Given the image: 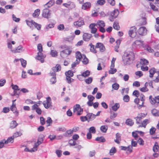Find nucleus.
<instances>
[{"label": "nucleus", "instance_id": "1", "mask_svg": "<svg viewBox=\"0 0 159 159\" xmlns=\"http://www.w3.org/2000/svg\"><path fill=\"white\" fill-rule=\"evenodd\" d=\"M134 58V53L132 52H126L122 57V61L124 65H129L132 63Z\"/></svg>", "mask_w": 159, "mask_h": 159}, {"label": "nucleus", "instance_id": "2", "mask_svg": "<svg viewBox=\"0 0 159 159\" xmlns=\"http://www.w3.org/2000/svg\"><path fill=\"white\" fill-rule=\"evenodd\" d=\"M46 101H43V104L45 108L48 109L49 107H52L51 99L50 97H48L46 98Z\"/></svg>", "mask_w": 159, "mask_h": 159}, {"label": "nucleus", "instance_id": "3", "mask_svg": "<svg viewBox=\"0 0 159 159\" xmlns=\"http://www.w3.org/2000/svg\"><path fill=\"white\" fill-rule=\"evenodd\" d=\"M84 23L83 19L81 17L79 18L78 20L75 21L74 23V25L76 27L78 28L80 27L81 26L84 25Z\"/></svg>", "mask_w": 159, "mask_h": 159}, {"label": "nucleus", "instance_id": "4", "mask_svg": "<svg viewBox=\"0 0 159 159\" xmlns=\"http://www.w3.org/2000/svg\"><path fill=\"white\" fill-rule=\"evenodd\" d=\"M71 52V50L68 48L66 49L61 52L60 55L62 57L64 58L70 54Z\"/></svg>", "mask_w": 159, "mask_h": 159}, {"label": "nucleus", "instance_id": "5", "mask_svg": "<svg viewBox=\"0 0 159 159\" xmlns=\"http://www.w3.org/2000/svg\"><path fill=\"white\" fill-rule=\"evenodd\" d=\"M136 28L135 26L131 27L129 31V35L131 38H134L136 35Z\"/></svg>", "mask_w": 159, "mask_h": 159}, {"label": "nucleus", "instance_id": "6", "mask_svg": "<svg viewBox=\"0 0 159 159\" xmlns=\"http://www.w3.org/2000/svg\"><path fill=\"white\" fill-rule=\"evenodd\" d=\"M49 10L47 9V7H45L43 11L42 16L43 17L46 18L48 19L50 17V13L49 12Z\"/></svg>", "mask_w": 159, "mask_h": 159}, {"label": "nucleus", "instance_id": "7", "mask_svg": "<svg viewBox=\"0 0 159 159\" xmlns=\"http://www.w3.org/2000/svg\"><path fill=\"white\" fill-rule=\"evenodd\" d=\"M95 48H99L100 51L101 52H104L106 50L104 45L101 43H97L95 45Z\"/></svg>", "mask_w": 159, "mask_h": 159}, {"label": "nucleus", "instance_id": "8", "mask_svg": "<svg viewBox=\"0 0 159 159\" xmlns=\"http://www.w3.org/2000/svg\"><path fill=\"white\" fill-rule=\"evenodd\" d=\"M138 33L141 35H145L147 34V30L145 27L142 26L139 29Z\"/></svg>", "mask_w": 159, "mask_h": 159}, {"label": "nucleus", "instance_id": "9", "mask_svg": "<svg viewBox=\"0 0 159 159\" xmlns=\"http://www.w3.org/2000/svg\"><path fill=\"white\" fill-rule=\"evenodd\" d=\"M46 57V55H43L42 53L40 52L38 53V55L35 58L37 60L40 61L41 63H43L44 61V58Z\"/></svg>", "mask_w": 159, "mask_h": 159}, {"label": "nucleus", "instance_id": "10", "mask_svg": "<svg viewBox=\"0 0 159 159\" xmlns=\"http://www.w3.org/2000/svg\"><path fill=\"white\" fill-rule=\"evenodd\" d=\"M38 105L37 104H34L32 106V110H35L36 112L39 115H41L42 113V110L41 109L38 107Z\"/></svg>", "mask_w": 159, "mask_h": 159}, {"label": "nucleus", "instance_id": "11", "mask_svg": "<svg viewBox=\"0 0 159 159\" xmlns=\"http://www.w3.org/2000/svg\"><path fill=\"white\" fill-rule=\"evenodd\" d=\"M49 74L50 76L52 77L50 80V82L52 84H55L57 81L56 73L55 72H50Z\"/></svg>", "mask_w": 159, "mask_h": 159}, {"label": "nucleus", "instance_id": "12", "mask_svg": "<svg viewBox=\"0 0 159 159\" xmlns=\"http://www.w3.org/2000/svg\"><path fill=\"white\" fill-rule=\"evenodd\" d=\"M92 35L91 34L87 33H84L83 36V40L85 41H89Z\"/></svg>", "mask_w": 159, "mask_h": 159}, {"label": "nucleus", "instance_id": "13", "mask_svg": "<svg viewBox=\"0 0 159 159\" xmlns=\"http://www.w3.org/2000/svg\"><path fill=\"white\" fill-rule=\"evenodd\" d=\"M23 47L21 45H20L17 47L15 49L11 50V51L12 52L15 53L17 52H20L24 51L22 49Z\"/></svg>", "mask_w": 159, "mask_h": 159}, {"label": "nucleus", "instance_id": "14", "mask_svg": "<svg viewBox=\"0 0 159 159\" xmlns=\"http://www.w3.org/2000/svg\"><path fill=\"white\" fill-rule=\"evenodd\" d=\"M87 116L89 119L88 122L93 120L96 117L95 115L92 113H89L87 114Z\"/></svg>", "mask_w": 159, "mask_h": 159}, {"label": "nucleus", "instance_id": "15", "mask_svg": "<svg viewBox=\"0 0 159 159\" xmlns=\"http://www.w3.org/2000/svg\"><path fill=\"white\" fill-rule=\"evenodd\" d=\"M150 123L149 119H146L143 120L141 123V125H140L139 127H143L145 128L147 124Z\"/></svg>", "mask_w": 159, "mask_h": 159}, {"label": "nucleus", "instance_id": "16", "mask_svg": "<svg viewBox=\"0 0 159 159\" xmlns=\"http://www.w3.org/2000/svg\"><path fill=\"white\" fill-rule=\"evenodd\" d=\"M149 77L150 78H152L153 77L154 74L155 73H157V70L154 68H152L150 69L149 70Z\"/></svg>", "mask_w": 159, "mask_h": 159}, {"label": "nucleus", "instance_id": "17", "mask_svg": "<svg viewBox=\"0 0 159 159\" xmlns=\"http://www.w3.org/2000/svg\"><path fill=\"white\" fill-rule=\"evenodd\" d=\"M54 3L55 1L54 0H50L44 5V7L49 8L52 6Z\"/></svg>", "mask_w": 159, "mask_h": 159}, {"label": "nucleus", "instance_id": "18", "mask_svg": "<svg viewBox=\"0 0 159 159\" xmlns=\"http://www.w3.org/2000/svg\"><path fill=\"white\" fill-rule=\"evenodd\" d=\"M125 123L127 125L131 126L134 124V122L132 119L128 118L126 120Z\"/></svg>", "mask_w": 159, "mask_h": 159}, {"label": "nucleus", "instance_id": "19", "mask_svg": "<svg viewBox=\"0 0 159 159\" xmlns=\"http://www.w3.org/2000/svg\"><path fill=\"white\" fill-rule=\"evenodd\" d=\"M91 7V3L89 2H86L84 3L82 7V9L85 10L90 8Z\"/></svg>", "mask_w": 159, "mask_h": 159}, {"label": "nucleus", "instance_id": "20", "mask_svg": "<svg viewBox=\"0 0 159 159\" xmlns=\"http://www.w3.org/2000/svg\"><path fill=\"white\" fill-rule=\"evenodd\" d=\"M3 140L5 144L12 143L14 141V138L11 136L8 138L7 140H5V139H3Z\"/></svg>", "mask_w": 159, "mask_h": 159}, {"label": "nucleus", "instance_id": "21", "mask_svg": "<svg viewBox=\"0 0 159 159\" xmlns=\"http://www.w3.org/2000/svg\"><path fill=\"white\" fill-rule=\"evenodd\" d=\"M110 113L111 114V115L110 116V118L111 120L114 119L115 118H116L117 116V113L115 112L112 111L111 110V109L110 111Z\"/></svg>", "mask_w": 159, "mask_h": 159}, {"label": "nucleus", "instance_id": "22", "mask_svg": "<svg viewBox=\"0 0 159 159\" xmlns=\"http://www.w3.org/2000/svg\"><path fill=\"white\" fill-rule=\"evenodd\" d=\"M89 46L90 47V50L91 52L96 53L97 52V51L95 49V46L93 45L92 43H90L89 45Z\"/></svg>", "mask_w": 159, "mask_h": 159}, {"label": "nucleus", "instance_id": "23", "mask_svg": "<svg viewBox=\"0 0 159 159\" xmlns=\"http://www.w3.org/2000/svg\"><path fill=\"white\" fill-rule=\"evenodd\" d=\"M119 11H118L114 10L111 12V15L113 18H116L118 15Z\"/></svg>", "mask_w": 159, "mask_h": 159}, {"label": "nucleus", "instance_id": "24", "mask_svg": "<svg viewBox=\"0 0 159 159\" xmlns=\"http://www.w3.org/2000/svg\"><path fill=\"white\" fill-rule=\"evenodd\" d=\"M120 105L119 103H116L113 106L111 107V108L113 111H116L119 108Z\"/></svg>", "mask_w": 159, "mask_h": 159}, {"label": "nucleus", "instance_id": "25", "mask_svg": "<svg viewBox=\"0 0 159 159\" xmlns=\"http://www.w3.org/2000/svg\"><path fill=\"white\" fill-rule=\"evenodd\" d=\"M95 140L101 143H104L106 141L105 139L103 136L97 137L95 139Z\"/></svg>", "mask_w": 159, "mask_h": 159}, {"label": "nucleus", "instance_id": "26", "mask_svg": "<svg viewBox=\"0 0 159 159\" xmlns=\"http://www.w3.org/2000/svg\"><path fill=\"white\" fill-rule=\"evenodd\" d=\"M17 125L16 121L13 120L10 124V127L12 129H14Z\"/></svg>", "mask_w": 159, "mask_h": 159}, {"label": "nucleus", "instance_id": "27", "mask_svg": "<svg viewBox=\"0 0 159 159\" xmlns=\"http://www.w3.org/2000/svg\"><path fill=\"white\" fill-rule=\"evenodd\" d=\"M139 23L141 25H144L147 24V21L145 17H142L139 20Z\"/></svg>", "mask_w": 159, "mask_h": 159}, {"label": "nucleus", "instance_id": "28", "mask_svg": "<svg viewBox=\"0 0 159 159\" xmlns=\"http://www.w3.org/2000/svg\"><path fill=\"white\" fill-rule=\"evenodd\" d=\"M73 133V132L72 130L69 129L66 132L63 134V135L66 137H69Z\"/></svg>", "mask_w": 159, "mask_h": 159}, {"label": "nucleus", "instance_id": "29", "mask_svg": "<svg viewBox=\"0 0 159 159\" xmlns=\"http://www.w3.org/2000/svg\"><path fill=\"white\" fill-rule=\"evenodd\" d=\"M40 13V10L37 9L35 10L34 13L33 14V16L34 17H37L39 16Z\"/></svg>", "mask_w": 159, "mask_h": 159}, {"label": "nucleus", "instance_id": "30", "mask_svg": "<svg viewBox=\"0 0 159 159\" xmlns=\"http://www.w3.org/2000/svg\"><path fill=\"white\" fill-rule=\"evenodd\" d=\"M149 99L150 102L152 104H154L156 103H157V100L155 97V98H152V96L150 95L149 97Z\"/></svg>", "mask_w": 159, "mask_h": 159}, {"label": "nucleus", "instance_id": "31", "mask_svg": "<svg viewBox=\"0 0 159 159\" xmlns=\"http://www.w3.org/2000/svg\"><path fill=\"white\" fill-rule=\"evenodd\" d=\"M90 72L89 70H87L85 72H83L81 75H80L79 76H82L84 77H86L89 76L90 75Z\"/></svg>", "mask_w": 159, "mask_h": 159}, {"label": "nucleus", "instance_id": "32", "mask_svg": "<svg viewBox=\"0 0 159 159\" xmlns=\"http://www.w3.org/2000/svg\"><path fill=\"white\" fill-rule=\"evenodd\" d=\"M74 36H71L67 38H64V39L65 41H68L70 43H72V41L74 38Z\"/></svg>", "mask_w": 159, "mask_h": 159}, {"label": "nucleus", "instance_id": "33", "mask_svg": "<svg viewBox=\"0 0 159 159\" xmlns=\"http://www.w3.org/2000/svg\"><path fill=\"white\" fill-rule=\"evenodd\" d=\"M101 131L103 133H106L108 129V126L107 125H102L100 128Z\"/></svg>", "mask_w": 159, "mask_h": 159}, {"label": "nucleus", "instance_id": "34", "mask_svg": "<svg viewBox=\"0 0 159 159\" xmlns=\"http://www.w3.org/2000/svg\"><path fill=\"white\" fill-rule=\"evenodd\" d=\"M159 148L158 144L157 142H155L153 148V150L154 152L158 151Z\"/></svg>", "mask_w": 159, "mask_h": 159}, {"label": "nucleus", "instance_id": "35", "mask_svg": "<svg viewBox=\"0 0 159 159\" xmlns=\"http://www.w3.org/2000/svg\"><path fill=\"white\" fill-rule=\"evenodd\" d=\"M147 115V113L145 114L143 113H141L138 114L137 116L136 117L137 118H139L141 120L142 119L145 117Z\"/></svg>", "mask_w": 159, "mask_h": 159}, {"label": "nucleus", "instance_id": "36", "mask_svg": "<svg viewBox=\"0 0 159 159\" xmlns=\"http://www.w3.org/2000/svg\"><path fill=\"white\" fill-rule=\"evenodd\" d=\"M80 106L79 104H76L73 107V112H75L76 111H78L80 108Z\"/></svg>", "mask_w": 159, "mask_h": 159}, {"label": "nucleus", "instance_id": "37", "mask_svg": "<svg viewBox=\"0 0 159 159\" xmlns=\"http://www.w3.org/2000/svg\"><path fill=\"white\" fill-rule=\"evenodd\" d=\"M159 111L155 109H153L151 111V113L152 115L155 116H158V114Z\"/></svg>", "mask_w": 159, "mask_h": 159}, {"label": "nucleus", "instance_id": "38", "mask_svg": "<svg viewBox=\"0 0 159 159\" xmlns=\"http://www.w3.org/2000/svg\"><path fill=\"white\" fill-rule=\"evenodd\" d=\"M97 25L100 27H104L105 26V23L102 20L98 21L97 23Z\"/></svg>", "mask_w": 159, "mask_h": 159}, {"label": "nucleus", "instance_id": "39", "mask_svg": "<svg viewBox=\"0 0 159 159\" xmlns=\"http://www.w3.org/2000/svg\"><path fill=\"white\" fill-rule=\"evenodd\" d=\"M20 60L21 61L22 66L24 68L25 67L27 64L26 61L23 58L20 59Z\"/></svg>", "mask_w": 159, "mask_h": 159}, {"label": "nucleus", "instance_id": "40", "mask_svg": "<svg viewBox=\"0 0 159 159\" xmlns=\"http://www.w3.org/2000/svg\"><path fill=\"white\" fill-rule=\"evenodd\" d=\"M113 27L114 29L117 30H119L120 29L119 24L117 22H114L113 25Z\"/></svg>", "mask_w": 159, "mask_h": 159}, {"label": "nucleus", "instance_id": "41", "mask_svg": "<svg viewBox=\"0 0 159 159\" xmlns=\"http://www.w3.org/2000/svg\"><path fill=\"white\" fill-rule=\"evenodd\" d=\"M75 54L76 59L80 60L82 57V56L80 52L78 51L76 52Z\"/></svg>", "mask_w": 159, "mask_h": 159}, {"label": "nucleus", "instance_id": "42", "mask_svg": "<svg viewBox=\"0 0 159 159\" xmlns=\"http://www.w3.org/2000/svg\"><path fill=\"white\" fill-rule=\"evenodd\" d=\"M112 88L114 89L117 90L119 88V85L118 84L116 83L112 84Z\"/></svg>", "mask_w": 159, "mask_h": 159}, {"label": "nucleus", "instance_id": "43", "mask_svg": "<svg viewBox=\"0 0 159 159\" xmlns=\"http://www.w3.org/2000/svg\"><path fill=\"white\" fill-rule=\"evenodd\" d=\"M148 61L145 59H142L141 60L140 63L142 65H147L148 64Z\"/></svg>", "mask_w": 159, "mask_h": 159}, {"label": "nucleus", "instance_id": "44", "mask_svg": "<svg viewBox=\"0 0 159 159\" xmlns=\"http://www.w3.org/2000/svg\"><path fill=\"white\" fill-rule=\"evenodd\" d=\"M92 78L91 77H89L87 79H85V82L86 84H89L92 83Z\"/></svg>", "mask_w": 159, "mask_h": 159}, {"label": "nucleus", "instance_id": "45", "mask_svg": "<svg viewBox=\"0 0 159 159\" xmlns=\"http://www.w3.org/2000/svg\"><path fill=\"white\" fill-rule=\"evenodd\" d=\"M89 132L91 133L95 134L96 132L95 128L93 126L91 127L89 129Z\"/></svg>", "mask_w": 159, "mask_h": 159}, {"label": "nucleus", "instance_id": "46", "mask_svg": "<svg viewBox=\"0 0 159 159\" xmlns=\"http://www.w3.org/2000/svg\"><path fill=\"white\" fill-rule=\"evenodd\" d=\"M22 134L20 132H17L14 134L12 137L14 138H16L19 136H20Z\"/></svg>", "mask_w": 159, "mask_h": 159}, {"label": "nucleus", "instance_id": "47", "mask_svg": "<svg viewBox=\"0 0 159 159\" xmlns=\"http://www.w3.org/2000/svg\"><path fill=\"white\" fill-rule=\"evenodd\" d=\"M33 25L34 26V27L37 29V30H40L41 27V25L40 24H38L37 23L35 22H34Z\"/></svg>", "mask_w": 159, "mask_h": 159}, {"label": "nucleus", "instance_id": "48", "mask_svg": "<svg viewBox=\"0 0 159 159\" xmlns=\"http://www.w3.org/2000/svg\"><path fill=\"white\" fill-rule=\"evenodd\" d=\"M51 55L53 57H56L57 56V52L54 50H51L50 53Z\"/></svg>", "mask_w": 159, "mask_h": 159}, {"label": "nucleus", "instance_id": "49", "mask_svg": "<svg viewBox=\"0 0 159 159\" xmlns=\"http://www.w3.org/2000/svg\"><path fill=\"white\" fill-rule=\"evenodd\" d=\"M84 58L83 61V63L84 64H87L89 62L88 59L86 57L85 55H83Z\"/></svg>", "mask_w": 159, "mask_h": 159}, {"label": "nucleus", "instance_id": "50", "mask_svg": "<svg viewBox=\"0 0 159 159\" xmlns=\"http://www.w3.org/2000/svg\"><path fill=\"white\" fill-rule=\"evenodd\" d=\"M26 22L27 25L30 27H31L32 25H33L34 22L33 20H32L30 21L28 20H26Z\"/></svg>", "mask_w": 159, "mask_h": 159}, {"label": "nucleus", "instance_id": "51", "mask_svg": "<svg viewBox=\"0 0 159 159\" xmlns=\"http://www.w3.org/2000/svg\"><path fill=\"white\" fill-rule=\"evenodd\" d=\"M116 152V148L115 147H112L110 151V155H112Z\"/></svg>", "mask_w": 159, "mask_h": 159}, {"label": "nucleus", "instance_id": "52", "mask_svg": "<svg viewBox=\"0 0 159 159\" xmlns=\"http://www.w3.org/2000/svg\"><path fill=\"white\" fill-rule=\"evenodd\" d=\"M143 43V41L139 40H136L134 41L133 43V44H135L137 45H139L142 44Z\"/></svg>", "mask_w": 159, "mask_h": 159}, {"label": "nucleus", "instance_id": "53", "mask_svg": "<svg viewBox=\"0 0 159 159\" xmlns=\"http://www.w3.org/2000/svg\"><path fill=\"white\" fill-rule=\"evenodd\" d=\"M156 130V129L155 128L153 127H152V128L150 129V134L151 135H153L155 134Z\"/></svg>", "mask_w": 159, "mask_h": 159}, {"label": "nucleus", "instance_id": "54", "mask_svg": "<svg viewBox=\"0 0 159 159\" xmlns=\"http://www.w3.org/2000/svg\"><path fill=\"white\" fill-rule=\"evenodd\" d=\"M129 97L127 95L124 96L123 98L124 101L125 102H128L129 101Z\"/></svg>", "mask_w": 159, "mask_h": 159}, {"label": "nucleus", "instance_id": "55", "mask_svg": "<svg viewBox=\"0 0 159 159\" xmlns=\"http://www.w3.org/2000/svg\"><path fill=\"white\" fill-rule=\"evenodd\" d=\"M87 117V115L85 116H81L80 117V119L81 120V121L82 122H84L85 121H88L89 120V119Z\"/></svg>", "mask_w": 159, "mask_h": 159}, {"label": "nucleus", "instance_id": "56", "mask_svg": "<svg viewBox=\"0 0 159 159\" xmlns=\"http://www.w3.org/2000/svg\"><path fill=\"white\" fill-rule=\"evenodd\" d=\"M65 75L66 76L69 75V76L71 77H72L74 75V74L72 71L70 70L66 72H65Z\"/></svg>", "mask_w": 159, "mask_h": 159}, {"label": "nucleus", "instance_id": "57", "mask_svg": "<svg viewBox=\"0 0 159 159\" xmlns=\"http://www.w3.org/2000/svg\"><path fill=\"white\" fill-rule=\"evenodd\" d=\"M37 49L39 51L38 52L41 53V52L43 51V48L41 43H39L38 45Z\"/></svg>", "mask_w": 159, "mask_h": 159}, {"label": "nucleus", "instance_id": "58", "mask_svg": "<svg viewBox=\"0 0 159 159\" xmlns=\"http://www.w3.org/2000/svg\"><path fill=\"white\" fill-rule=\"evenodd\" d=\"M105 3V0H98L97 1V3L99 5H102Z\"/></svg>", "mask_w": 159, "mask_h": 159}, {"label": "nucleus", "instance_id": "59", "mask_svg": "<svg viewBox=\"0 0 159 159\" xmlns=\"http://www.w3.org/2000/svg\"><path fill=\"white\" fill-rule=\"evenodd\" d=\"M57 28L59 30H63L65 28L63 24H60L57 26Z\"/></svg>", "mask_w": 159, "mask_h": 159}, {"label": "nucleus", "instance_id": "60", "mask_svg": "<svg viewBox=\"0 0 159 159\" xmlns=\"http://www.w3.org/2000/svg\"><path fill=\"white\" fill-rule=\"evenodd\" d=\"M137 140V142H138L140 145H143L144 144V141L142 138H139Z\"/></svg>", "mask_w": 159, "mask_h": 159}, {"label": "nucleus", "instance_id": "61", "mask_svg": "<svg viewBox=\"0 0 159 159\" xmlns=\"http://www.w3.org/2000/svg\"><path fill=\"white\" fill-rule=\"evenodd\" d=\"M136 132H133L132 133V135L134 138L135 140H137L138 139V135L136 133Z\"/></svg>", "mask_w": 159, "mask_h": 159}, {"label": "nucleus", "instance_id": "62", "mask_svg": "<svg viewBox=\"0 0 159 159\" xmlns=\"http://www.w3.org/2000/svg\"><path fill=\"white\" fill-rule=\"evenodd\" d=\"M12 18L13 20L16 22H18L20 20V18L16 17V16L14 14L12 15Z\"/></svg>", "mask_w": 159, "mask_h": 159}, {"label": "nucleus", "instance_id": "63", "mask_svg": "<svg viewBox=\"0 0 159 159\" xmlns=\"http://www.w3.org/2000/svg\"><path fill=\"white\" fill-rule=\"evenodd\" d=\"M69 143L70 146H74L76 144V142L73 139L70 140L69 141Z\"/></svg>", "mask_w": 159, "mask_h": 159}, {"label": "nucleus", "instance_id": "64", "mask_svg": "<svg viewBox=\"0 0 159 159\" xmlns=\"http://www.w3.org/2000/svg\"><path fill=\"white\" fill-rule=\"evenodd\" d=\"M11 86L14 90L19 91L20 90V89L19 88V87L16 85H14L13 84H12L11 85Z\"/></svg>", "mask_w": 159, "mask_h": 159}]
</instances>
